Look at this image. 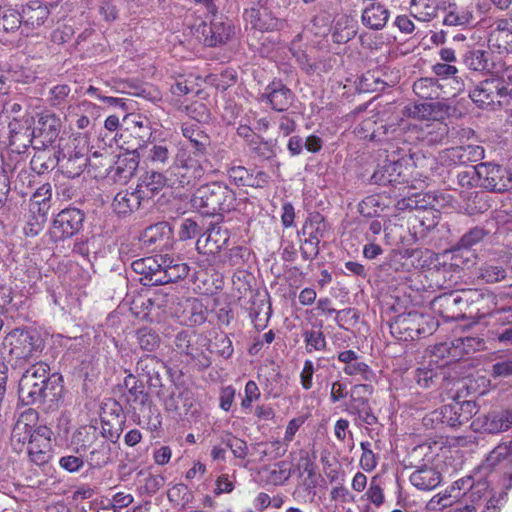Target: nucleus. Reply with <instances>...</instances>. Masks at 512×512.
Wrapping results in <instances>:
<instances>
[{
  "instance_id": "obj_1",
  "label": "nucleus",
  "mask_w": 512,
  "mask_h": 512,
  "mask_svg": "<svg viewBox=\"0 0 512 512\" xmlns=\"http://www.w3.org/2000/svg\"><path fill=\"white\" fill-rule=\"evenodd\" d=\"M192 206L206 216H222L236 208V193L226 183L213 181L201 185L191 199Z\"/></svg>"
},
{
  "instance_id": "obj_2",
  "label": "nucleus",
  "mask_w": 512,
  "mask_h": 512,
  "mask_svg": "<svg viewBox=\"0 0 512 512\" xmlns=\"http://www.w3.org/2000/svg\"><path fill=\"white\" fill-rule=\"evenodd\" d=\"M212 167L207 155L190 153L188 147L178 149L171 165L167 168L170 185L177 187L194 186Z\"/></svg>"
},
{
  "instance_id": "obj_3",
  "label": "nucleus",
  "mask_w": 512,
  "mask_h": 512,
  "mask_svg": "<svg viewBox=\"0 0 512 512\" xmlns=\"http://www.w3.org/2000/svg\"><path fill=\"white\" fill-rule=\"evenodd\" d=\"M3 345L9 348L8 353L13 365L21 367L25 363L36 360L41 354L44 343L40 334L31 328H15L4 338Z\"/></svg>"
},
{
  "instance_id": "obj_4",
  "label": "nucleus",
  "mask_w": 512,
  "mask_h": 512,
  "mask_svg": "<svg viewBox=\"0 0 512 512\" xmlns=\"http://www.w3.org/2000/svg\"><path fill=\"white\" fill-rule=\"evenodd\" d=\"M438 325L431 315L411 311L396 316L389 324V328L397 340L414 341L432 335Z\"/></svg>"
},
{
  "instance_id": "obj_5",
  "label": "nucleus",
  "mask_w": 512,
  "mask_h": 512,
  "mask_svg": "<svg viewBox=\"0 0 512 512\" xmlns=\"http://www.w3.org/2000/svg\"><path fill=\"white\" fill-rule=\"evenodd\" d=\"M50 376V367L45 362L32 364L19 380V398L26 405L35 404L40 388Z\"/></svg>"
},
{
  "instance_id": "obj_6",
  "label": "nucleus",
  "mask_w": 512,
  "mask_h": 512,
  "mask_svg": "<svg viewBox=\"0 0 512 512\" xmlns=\"http://www.w3.org/2000/svg\"><path fill=\"white\" fill-rule=\"evenodd\" d=\"M84 220L85 214L78 208L69 207L61 210L52 222L51 239L58 242L72 238L82 230Z\"/></svg>"
},
{
  "instance_id": "obj_7",
  "label": "nucleus",
  "mask_w": 512,
  "mask_h": 512,
  "mask_svg": "<svg viewBox=\"0 0 512 512\" xmlns=\"http://www.w3.org/2000/svg\"><path fill=\"white\" fill-rule=\"evenodd\" d=\"M511 444L512 441L509 444H499L479 466V473L485 477H492L494 474L502 473L509 482L506 488L512 487Z\"/></svg>"
},
{
  "instance_id": "obj_8",
  "label": "nucleus",
  "mask_w": 512,
  "mask_h": 512,
  "mask_svg": "<svg viewBox=\"0 0 512 512\" xmlns=\"http://www.w3.org/2000/svg\"><path fill=\"white\" fill-rule=\"evenodd\" d=\"M468 293L458 292L444 293L435 297L431 302V308L445 321H458L465 318V309L470 303Z\"/></svg>"
},
{
  "instance_id": "obj_9",
  "label": "nucleus",
  "mask_w": 512,
  "mask_h": 512,
  "mask_svg": "<svg viewBox=\"0 0 512 512\" xmlns=\"http://www.w3.org/2000/svg\"><path fill=\"white\" fill-rule=\"evenodd\" d=\"M505 90H508V86L502 78H488L471 90L469 97L479 108H494L496 104H502V99H509V94Z\"/></svg>"
},
{
  "instance_id": "obj_10",
  "label": "nucleus",
  "mask_w": 512,
  "mask_h": 512,
  "mask_svg": "<svg viewBox=\"0 0 512 512\" xmlns=\"http://www.w3.org/2000/svg\"><path fill=\"white\" fill-rule=\"evenodd\" d=\"M328 225L320 213L310 214L305 221L302 234L305 236L301 255L304 260H313L319 255V243L325 237Z\"/></svg>"
},
{
  "instance_id": "obj_11",
  "label": "nucleus",
  "mask_w": 512,
  "mask_h": 512,
  "mask_svg": "<svg viewBox=\"0 0 512 512\" xmlns=\"http://www.w3.org/2000/svg\"><path fill=\"white\" fill-rule=\"evenodd\" d=\"M156 396L162 402L164 409L179 416L187 415L194 406V394L185 387L174 385L171 391L164 386L156 391Z\"/></svg>"
},
{
  "instance_id": "obj_12",
  "label": "nucleus",
  "mask_w": 512,
  "mask_h": 512,
  "mask_svg": "<svg viewBox=\"0 0 512 512\" xmlns=\"http://www.w3.org/2000/svg\"><path fill=\"white\" fill-rule=\"evenodd\" d=\"M61 120L54 114L46 113L39 116L35 127L27 135L33 148H49L58 138Z\"/></svg>"
},
{
  "instance_id": "obj_13",
  "label": "nucleus",
  "mask_w": 512,
  "mask_h": 512,
  "mask_svg": "<svg viewBox=\"0 0 512 512\" xmlns=\"http://www.w3.org/2000/svg\"><path fill=\"white\" fill-rule=\"evenodd\" d=\"M480 185L492 192L503 193L512 189V170L497 164H479Z\"/></svg>"
},
{
  "instance_id": "obj_14",
  "label": "nucleus",
  "mask_w": 512,
  "mask_h": 512,
  "mask_svg": "<svg viewBox=\"0 0 512 512\" xmlns=\"http://www.w3.org/2000/svg\"><path fill=\"white\" fill-rule=\"evenodd\" d=\"M484 158V149L479 145L456 146L438 153L437 161L443 166L467 165Z\"/></svg>"
},
{
  "instance_id": "obj_15",
  "label": "nucleus",
  "mask_w": 512,
  "mask_h": 512,
  "mask_svg": "<svg viewBox=\"0 0 512 512\" xmlns=\"http://www.w3.org/2000/svg\"><path fill=\"white\" fill-rule=\"evenodd\" d=\"M38 413L34 409H27L20 414L11 432V444L17 452H22L36 433L35 424Z\"/></svg>"
},
{
  "instance_id": "obj_16",
  "label": "nucleus",
  "mask_w": 512,
  "mask_h": 512,
  "mask_svg": "<svg viewBox=\"0 0 512 512\" xmlns=\"http://www.w3.org/2000/svg\"><path fill=\"white\" fill-rule=\"evenodd\" d=\"M53 432L47 426H38L26 451L31 462L38 466L47 464L52 457L51 436Z\"/></svg>"
},
{
  "instance_id": "obj_17",
  "label": "nucleus",
  "mask_w": 512,
  "mask_h": 512,
  "mask_svg": "<svg viewBox=\"0 0 512 512\" xmlns=\"http://www.w3.org/2000/svg\"><path fill=\"white\" fill-rule=\"evenodd\" d=\"M442 426L457 428L467 423L476 414V403L473 401L453 402L439 408Z\"/></svg>"
},
{
  "instance_id": "obj_18",
  "label": "nucleus",
  "mask_w": 512,
  "mask_h": 512,
  "mask_svg": "<svg viewBox=\"0 0 512 512\" xmlns=\"http://www.w3.org/2000/svg\"><path fill=\"white\" fill-rule=\"evenodd\" d=\"M164 368V362L160 358L152 354H146L139 358L135 370L140 377L146 378L149 388L156 392L165 386L160 375V371Z\"/></svg>"
},
{
  "instance_id": "obj_19",
  "label": "nucleus",
  "mask_w": 512,
  "mask_h": 512,
  "mask_svg": "<svg viewBox=\"0 0 512 512\" xmlns=\"http://www.w3.org/2000/svg\"><path fill=\"white\" fill-rule=\"evenodd\" d=\"M412 132L415 133L416 139L424 144L437 145L442 144L447 138L449 127L446 123L438 120L421 121L413 126Z\"/></svg>"
},
{
  "instance_id": "obj_20",
  "label": "nucleus",
  "mask_w": 512,
  "mask_h": 512,
  "mask_svg": "<svg viewBox=\"0 0 512 512\" xmlns=\"http://www.w3.org/2000/svg\"><path fill=\"white\" fill-rule=\"evenodd\" d=\"M293 98L292 91L281 81H273L265 88L260 100L269 103L273 110L284 112L291 106Z\"/></svg>"
},
{
  "instance_id": "obj_21",
  "label": "nucleus",
  "mask_w": 512,
  "mask_h": 512,
  "mask_svg": "<svg viewBox=\"0 0 512 512\" xmlns=\"http://www.w3.org/2000/svg\"><path fill=\"white\" fill-rule=\"evenodd\" d=\"M161 268L158 271V277L154 281L158 285H165L168 283L177 282L184 279L189 273V266L182 262L179 258H174L169 255H159Z\"/></svg>"
},
{
  "instance_id": "obj_22",
  "label": "nucleus",
  "mask_w": 512,
  "mask_h": 512,
  "mask_svg": "<svg viewBox=\"0 0 512 512\" xmlns=\"http://www.w3.org/2000/svg\"><path fill=\"white\" fill-rule=\"evenodd\" d=\"M472 426L490 434L506 431L512 426V410L493 411L479 416L473 421Z\"/></svg>"
},
{
  "instance_id": "obj_23",
  "label": "nucleus",
  "mask_w": 512,
  "mask_h": 512,
  "mask_svg": "<svg viewBox=\"0 0 512 512\" xmlns=\"http://www.w3.org/2000/svg\"><path fill=\"white\" fill-rule=\"evenodd\" d=\"M123 397L125 398L126 403L129 404V406L136 404L141 407H149V410L152 413V415L150 416L148 425L151 430L155 431L161 427V415L158 412L157 408L154 405H152L150 395L148 392L145 391L143 383H139L137 386L131 387L129 391H126L123 394Z\"/></svg>"
},
{
  "instance_id": "obj_24",
  "label": "nucleus",
  "mask_w": 512,
  "mask_h": 512,
  "mask_svg": "<svg viewBox=\"0 0 512 512\" xmlns=\"http://www.w3.org/2000/svg\"><path fill=\"white\" fill-rule=\"evenodd\" d=\"M174 231L168 222H158L147 227L141 236V241L159 249H170L173 245Z\"/></svg>"
},
{
  "instance_id": "obj_25",
  "label": "nucleus",
  "mask_w": 512,
  "mask_h": 512,
  "mask_svg": "<svg viewBox=\"0 0 512 512\" xmlns=\"http://www.w3.org/2000/svg\"><path fill=\"white\" fill-rule=\"evenodd\" d=\"M201 34V40L208 47L225 44L233 33V27L224 22H211L207 24L203 22L197 29Z\"/></svg>"
},
{
  "instance_id": "obj_26",
  "label": "nucleus",
  "mask_w": 512,
  "mask_h": 512,
  "mask_svg": "<svg viewBox=\"0 0 512 512\" xmlns=\"http://www.w3.org/2000/svg\"><path fill=\"white\" fill-rule=\"evenodd\" d=\"M171 143L167 140L156 141L155 138H148V143L141 147L146 161L157 168L169 167Z\"/></svg>"
},
{
  "instance_id": "obj_27",
  "label": "nucleus",
  "mask_w": 512,
  "mask_h": 512,
  "mask_svg": "<svg viewBox=\"0 0 512 512\" xmlns=\"http://www.w3.org/2000/svg\"><path fill=\"white\" fill-rule=\"evenodd\" d=\"M337 359L345 364L343 372L348 376H360L366 381H369L374 377L373 371L364 361H362V357L354 350H344L339 352Z\"/></svg>"
},
{
  "instance_id": "obj_28",
  "label": "nucleus",
  "mask_w": 512,
  "mask_h": 512,
  "mask_svg": "<svg viewBox=\"0 0 512 512\" xmlns=\"http://www.w3.org/2000/svg\"><path fill=\"white\" fill-rule=\"evenodd\" d=\"M230 238L228 229L216 224L201 236L197 241V246L203 247L206 254H217L222 248L226 247Z\"/></svg>"
},
{
  "instance_id": "obj_29",
  "label": "nucleus",
  "mask_w": 512,
  "mask_h": 512,
  "mask_svg": "<svg viewBox=\"0 0 512 512\" xmlns=\"http://www.w3.org/2000/svg\"><path fill=\"white\" fill-rule=\"evenodd\" d=\"M63 379L58 373H52L40 388V395L35 399V404H48L49 408L57 405L63 397Z\"/></svg>"
},
{
  "instance_id": "obj_30",
  "label": "nucleus",
  "mask_w": 512,
  "mask_h": 512,
  "mask_svg": "<svg viewBox=\"0 0 512 512\" xmlns=\"http://www.w3.org/2000/svg\"><path fill=\"white\" fill-rule=\"evenodd\" d=\"M390 18L389 9L382 3L370 2L361 14L362 24L371 30H382Z\"/></svg>"
},
{
  "instance_id": "obj_31",
  "label": "nucleus",
  "mask_w": 512,
  "mask_h": 512,
  "mask_svg": "<svg viewBox=\"0 0 512 512\" xmlns=\"http://www.w3.org/2000/svg\"><path fill=\"white\" fill-rule=\"evenodd\" d=\"M161 268L159 255L155 257H145L137 259L131 263V269L141 277L139 281L144 286H155L158 282L154 281L158 277V271Z\"/></svg>"
},
{
  "instance_id": "obj_32",
  "label": "nucleus",
  "mask_w": 512,
  "mask_h": 512,
  "mask_svg": "<svg viewBox=\"0 0 512 512\" xmlns=\"http://www.w3.org/2000/svg\"><path fill=\"white\" fill-rule=\"evenodd\" d=\"M139 161L134 154L118 157L114 166L110 167L108 177L121 184L127 183L135 174Z\"/></svg>"
},
{
  "instance_id": "obj_33",
  "label": "nucleus",
  "mask_w": 512,
  "mask_h": 512,
  "mask_svg": "<svg viewBox=\"0 0 512 512\" xmlns=\"http://www.w3.org/2000/svg\"><path fill=\"white\" fill-rule=\"evenodd\" d=\"M414 380L421 388L431 389L442 386L447 380V373L442 366L429 364L414 371Z\"/></svg>"
},
{
  "instance_id": "obj_34",
  "label": "nucleus",
  "mask_w": 512,
  "mask_h": 512,
  "mask_svg": "<svg viewBox=\"0 0 512 512\" xmlns=\"http://www.w3.org/2000/svg\"><path fill=\"white\" fill-rule=\"evenodd\" d=\"M167 183L170 184V176L167 169L164 173L159 171L147 172L137 185L140 195L148 202L156 193H158Z\"/></svg>"
},
{
  "instance_id": "obj_35",
  "label": "nucleus",
  "mask_w": 512,
  "mask_h": 512,
  "mask_svg": "<svg viewBox=\"0 0 512 512\" xmlns=\"http://www.w3.org/2000/svg\"><path fill=\"white\" fill-rule=\"evenodd\" d=\"M372 179L379 185H395L406 181L404 167L400 161H387L377 171L374 172Z\"/></svg>"
},
{
  "instance_id": "obj_36",
  "label": "nucleus",
  "mask_w": 512,
  "mask_h": 512,
  "mask_svg": "<svg viewBox=\"0 0 512 512\" xmlns=\"http://www.w3.org/2000/svg\"><path fill=\"white\" fill-rule=\"evenodd\" d=\"M87 162L86 155L80 151H61L58 167L68 178H75L83 172Z\"/></svg>"
},
{
  "instance_id": "obj_37",
  "label": "nucleus",
  "mask_w": 512,
  "mask_h": 512,
  "mask_svg": "<svg viewBox=\"0 0 512 512\" xmlns=\"http://www.w3.org/2000/svg\"><path fill=\"white\" fill-rule=\"evenodd\" d=\"M183 136L189 140L191 144L190 153L198 155H208L207 147L210 144V137L201 130L198 124L184 123L181 127Z\"/></svg>"
},
{
  "instance_id": "obj_38",
  "label": "nucleus",
  "mask_w": 512,
  "mask_h": 512,
  "mask_svg": "<svg viewBox=\"0 0 512 512\" xmlns=\"http://www.w3.org/2000/svg\"><path fill=\"white\" fill-rule=\"evenodd\" d=\"M146 203V200L143 198L140 193H138L137 188L132 191H120L116 194L113 199L112 206L114 211L119 215H127L132 213L135 210H138L142 205Z\"/></svg>"
},
{
  "instance_id": "obj_39",
  "label": "nucleus",
  "mask_w": 512,
  "mask_h": 512,
  "mask_svg": "<svg viewBox=\"0 0 512 512\" xmlns=\"http://www.w3.org/2000/svg\"><path fill=\"white\" fill-rule=\"evenodd\" d=\"M409 480L418 490L430 491L441 483V473L433 467L422 466L410 475Z\"/></svg>"
},
{
  "instance_id": "obj_40",
  "label": "nucleus",
  "mask_w": 512,
  "mask_h": 512,
  "mask_svg": "<svg viewBox=\"0 0 512 512\" xmlns=\"http://www.w3.org/2000/svg\"><path fill=\"white\" fill-rule=\"evenodd\" d=\"M36 153L31 159V167L38 174L58 167L61 151L51 152L48 148H34Z\"/></svg>"
},
{
  "instance_id": "obj_41",
  "label": "nucleus",
  "mask_w": 512,
  "mask_h": 512,
  "mask_svg": "<svg viewBox=\"0 0 512 512\" xmlns=\"http://www.w3.org/2000/svg\"><path fill=\"white\" fill-rule=\"evenodd\" d=\"M89 450L86 462L91 468H102L111 461V444L103 437H100Z\"/></svg>"
},
{
  "instance_id": "obj_42",
  "label": "nucleus",
  "mask_w": 512,
  "mask_h": 512,
  "mask_svg": "<svg viewBox=\"0 0 512 512\" xmlns=\"http://www.w3.org/2000/svg\"><path fill=\"white\" fill-rule=\"evenodd\" d=\"M52 197V188L49 183L40 186L31 196L29 202V212L41 216L48 215Z\"/></svg>"
},
{
  "instance_id": "obj_43",
  "label": "nucleus",
  "mask_w": 512,
  "mask_h": 512,
  "mask_svg": "<svg viewBox=\"0 0 512 512\" xmlns=\"http://www.w3.org/2000/svg\"><path fill=\"white\" fill-rule=\"evenodd\" d=\"M443 23L448 26H466L473 21V13L466 7L458 6L455 2H447Z\"/></svg>"
},
{
  "instance_id": "obj_44",
  "label": "nucleus",
  "mask_w": 512,
  "mask_h": 512,
  "mask_svg": "<svg viewBox=\"0 0 512 512\" xmlns=\"http://www.w3.org/2000/svg\"><path fill=\"white\" fill-rule=\"evenodd\" d=\"M99 438L100 434L97 428L86 425L81 426L73 433L71 442L76 446V452L81 454L89 450Z\"/></svg>"
},
{
  "instance_id": "obj_45",
  "label": "nucleus",
  "mask_w": 512,
  "mask_h": 512,
  "mask_svg": "<svg viewBox=\"0 0 512 512\" xmlns=\"http://www.w3.org/2000/svg\"><path fill=\"white\" fill-rule=\"evenodd\" d=\"M484 341L478 337L466 336L455 338L451 341V353L453 359H460L483 348Z\"/></svg>"
},
{
  "instance_id": "obj_46",
  "label": "nucleus",
  "mask_w": 512,
  "mask_h": 512,
  "mask_svg": "<svg viewBox=\"0 0 512 512\" xmlns=\"http://www.w3.org/2000/svg\"><path fill=\"white\" fill-rule=\"evenodd\" d=\"M194 337L195 334L193 332L182 330L176 334L174 339L175 350L192 360L197 359L202 354V351L193 342Z\"/></svg>"
},
{
  "instance_id": "obj_47",
  "label": "nucleus",
  "mask_w": 512,
  "mask_h": 512,
  "mask_svg": "<svg viewBox=\"0 0 512 512\" xmlns=\"http://www.w3.org/2000/svg\"><path fill=\"white\" fill-rule=\"evenodd\" d=\"M490 53L481 50L473 49L469 50L464 54L463 63L472 71L485 72L490 70Z\"/></svg>"
},
{
  "instance_id": "obj_48",
  "label": "nucleus",
  "mask_w": 512,
  "mask_h": 512,
  "mask_svg": "<svg viewBox=\"0 0 512 512\" xmlns=\"http://www.w3.org/2000/svg\"><path fill=\"white\" fill-rule=\"evenodd\" d=\"M371 392H372V387L370 385H366V384L354 385L350 389V396H349L350 399H349V402L347 403L346 410L349 413L354 414L357 411H359L360 409H362V407L369 406L367 395H370Z\"/></svg>"
},
{
  "instance_id": "obj_49",
  "label": "nucleus",
  "mask_w": 512,
  "mask_h": 512,
  "mask_svg": "<svg viewBox=\"0 0 512 512\" xmlns=\"http://www.w3.org/2000/svg\"><path fill=\"white\" fill-rule=\"evenodd\" d=\"M271 313L272 309L269 300H253L249 314L257 330L265 328L266 323L271 316Z\"/></svg>"
},
{
  "instance_id": "obj_50",
  "label": "nucleus",
  "mask_w": 512,
  "mask_h": 512,
  "mask_svg": "<svg viewBox=\"0 0 512 512\" xmlns=\"http://www.w3.org/2000/svg\"><path fill=\"white\" fill-rule=\"evenodd\" d=\"M411 14L422 22H428L437 16V4L434 0H411Z\"/></svg>"
},
{
  "instance_id": "obj_51",
  "label": "nucleus",
  "mask_w": 512,
  "mask_h": 512,
  "mask_svg": "<svg viewBox=\"0 0 512 512\" xmlns=\"http://www.w3.org/2000/svg\"><path fill=\"white\" fill-rule=\"evenodd\" d=\"M296 61L300 68L308 75L320 74L327 72L332 68L333 59H324L319 62L312 61L309 56L304 52L295 54Z\"/></svg>"
},
{
  "instance_id": "obj_52",
  "label": "nucleus",
  "mask_w": 512,
  "mask_h": 512,
  "mask_svg": "<svg viewBox=\"0 0 512 512\" xmlns=\"http://www.w3.org/2000/svg\"><path fill=\"white\" fill-rule=\"evenodd\" d=\"M248 147L257 157L265 160H270L277 154V141L265 140L261 136L254 137Z\"/></svg>"
},
{
  "instance_id": "obj_53",
  "label": "nucleus",
  "mask_w": 512,
  "mask_h": 512,
  "mask_svg": "<svg viewBox=\"0 0 512 512\" xmlns=\"http://www.w3.org/2000/svg\"><path fill=\"white\" fill-rule=\"evenodd\" d=\"M476 275L485 283L493 284L504 280L507 272L502 265L487 262L477 268Z\"/></svg>"
},
{
  "instance_id": "obj_54",
  "label": "nucleus",
  "mask_w": 512,
  "mask_h": 512,
  "mask_svg": "<svg viewBox=\"0 0 512 512\" xmlns=\"http://www.w3.org/2000/svg\"><path fill=\"white\" fill-rule=\"evenodd\" d=\"M140 485L138 492L140 495L152 496L157 493L164 483V478L153 475L149 472L140 471L137 475Z\"/></svg>"
},
{
  "instance_id": "obj_55",
  "label": "nucleus",
  "mask_w": 512,
  "mask_h": 512,
  "mask_svg": "<svg viewBox=\"0 0 512 512\" xmlns=\"http://www.w3.org/2000/svg\"><path fill=\"white\" fill-rule=\"evenodd\" d=\"M305 343V350L311 354L313 352H324L327 349V340L321 329L304 330L302 333Z\"/></svg>"
},
{
  "instance_id": "obj_56",
  "label": "nucleus",
  "mask_w": 512,
  "mask_h": 512,
  "mask_svg": "<svg viewBox=\"0 0 512 512\" xmlns=\"http://www.w3.org/2000/svg\"><path fill=\"white\" fill-rule=\"evenodd\" d=\"M440 88L438 81L434 78H421L413 84L414 93L422 99H436L439 97Z\"/></svg>"
},
{
  "instance_id": "obj_57",
  "label": "nucleus",
  "mask_w": 512,
  "mask_h": 512,
  "mask_svg": "<svg viewBox=\"0 0 512 512\" xmlns=\"http://www.w3.org/2000/svg\"><path fill=\"white\" fill-rule=\"evenodd\" d=\"M139 347L147 352L156 351L161 344V338L157 332L148 327H142L136 332Z\"/></svg>"
},
{
  "instance_id": "obj_58",
  "label": "nucleus",
  "mask_w": 512,
  "mask_h": 512,
  "mask_svg": "<svg viewBox=\"0 0 512 512\" xmlns=\"http://www.w3.org/2000/svg\"><path fill=\"white\" fill-rule=\"evenodd\" d=\"M167 498L169 502L173 503L175 506H180L181 509H185L192 501L193 494L185 484L179 483L168 490Z\"/></svg>"
},
{
  "instance_id": "obj_59",
  "label": "nucleus",
  "mask_w": 512,
  "mask_h": 512,
  "mask_svg": "<svg viewBox=\"0 0 512 512\" xmlns=\"http://www.w3.org/2000/svg\"><path fill=\"white\" fill-rule=\"evenodd\" d=\"M20 25V13L11 7L4 6L0 12V32H14Z\"/></svg>"
},
{
  "instance_id": "obj_60",
  "label": "nucleus",
  "mask_w": 512,
  "mask_h": 512,
  "mask_svg": "<svg viewBox=\"0 0 512 512\" xmlns=\"http://www.w3.org/2000/svg\"><path fill=\"white\" fill-rule=\"evenodd\" d=\"M488 234L489 231L485 230L483 227H473L459 239L455 246V250H468L474 245L480 243Z\"/></svg>"
},
{
  "instance_id": "obj_61",
  "label": "nucleus",
  "mask_w": 512,
  "mask_h": 512,
  "mask_svg": "<svg viewBox=\"0 0 512 512\" xmlns=\"http://www.w3.org/2000/svg\"><path fill=\"white\" fill-rule=\"evenodd\" d=\"M291 477V466L286 461H280L273 468L267 470V482L273 485H282Z\"/></svg>"
},
{
  "instance_id": "obj_62",
  "label": "nucleus",
  "mask_w": 512,
  "mask_h": 512,
  "mask_svg": "<svg viewBox=\"0 0 512 512\" xmlns=\"http://www.w3.org/2000/svg\"><path fill=\"white\" fill-rule=\"evenodd\" d=\"M251 173L246 167L236 164V162H232L227 168L230 181L238 187H247Z\"/></svg>"
},
{
  "instance_id": "obj_63",
  "label": "nucleus",
  "mask_w": 512,
  "mask_h": 512,
  "mask_svg": "<svg viewBox=\"0 0 512 512\" xmlns=\"http://www.w3.org/2000/svg\"><path fill=\"white\" fill-rule=\"evenodd\" d=\"M503 36L510 37L505 45L507 53H510L512 52V18H501L495 21V29L491 34L492 39L501 40Z\"/></svg>"
},
{
  "instance_id": "obj_64",
  "label": "nucleus",
  "mask_w": 512,
  "mask_h": 512,
  "mask_svg": "<svg viewBox=\"0 0 512 512\" xmlns=\"http://www.w3.org/2000/svg\"><path fill=\"white\" fill-rule=\"evenodd\" d=\"M26 14V24L31 25L33 28L39 27L45 23L49 17V9L47 6L39 4L35 8H29Z\"/></svg>"
}]
</instances>
